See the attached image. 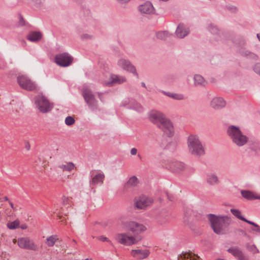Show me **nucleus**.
Here are the masks:
<instances>
[{
    "mask_svg": "<svg viewBox=\"0 0 260 260\" xmlns=\"http://www.w3.org/2000/svg\"><path fill=\"white\" fill-rule=\"evenodd\" d=\"M73 58L68 53H62L56 54L55 56V61L60 67H66L71 64Z\"/></svg>",
    "mask_w": 260,
    "mask_h": 260,
    "instance_id": "9d476101",
    "label": "nucleus"
},
{
    "mask_svg": "<svg viewBox=\"0 0 260 260\" xmlns=\"http://www.w3.org/2000/svg\"><path fill=\"white\" fill-rule=\"evenodd\" d=\"M17 81L20 86L26 90L34 91L37 88L36 83L25 76H18Z\"/></svg>",
    "mask_w": 260,
    "mask_h": 260,
    "instance_id": "1a4fd4ad",
    "label": "nucleus"
},
{
    "mask_svg": "<svg viewBox=\"0 0 260 260\" xmlns=\"http://www.w3.org/2000/svg\"><path fill=\"white\" fill-rule=\"evenodd\" d=\"M231 212L235 216H236L238 218H239L243 221H244L246 222V221L248 220L241 216V212L240 211V210H239L238 209H231Z\"/></svg>",
    "mask_w": 260,
    "mask_h": 260,
    "instance_id": "c756f323",
    "label": "nucleus"
},
{
    "mask_svg": "<svg viewBox=\"0 0 260 260\" xmlns=\"http://www.w3.org/2000/svg\"><path fill=\"white\" fill-rule=\"evenodd\" d=\"M246 222L253 226V227L251 228L252 231L255 232L260 233V226L258 225L249 220L246 221Z\"/></svg>",
    "mask_w": 260,
    "mask_h": 260,
    "instance_id": "473e14b6",
    "label": "nucleus"
},
{
    "mask_svg": "<svg viewBox=\"0 0 260 260\" xmlns=\"http://www.w3.org/2000/svg\"><path fill=\"white\" fill-rule=\"evenodd\" d=\"M18 246L23 249L36 251L38 247L33 241L28 237H22L18 239Z\"/></svg>",
    "mask_w": 260,
    "mask_h": 260,
    "instance_id": "f8f14e48",
    "label": "nucleus"
},
{
    "mask_svg": "<svg viewBox=\"0 0 260 260\" xmlns=\"http://www.w3.org/2000/svg\"><path fill=\"white\" fill-rule=\"evenodd\" d=\"M63 205H67L69 204V199L65 196H63L62 199Z\"/></svg>",
    "mask_w": 260,
    "mask_h": 260,
    "instance_id": "ea45409f",
    "label": "nucleus"
},
{
    "mask_svg": "<svg viewBox=\"0 0 260 260\" xmlns=\"http://www.w3.org/2000/svg\"><path fill=\"white\" fill-rule=\"evenodd\" d=\"M164 94L167 96L176 100L181 101L185 99V96L182 94L173 93L171 92H164Z\"/></svg>",
    "mask_w": 260,
    "mask_h": 260,
    "instance_id": "b1692460",
    "label": "nucleus"
},
{
    "mask_svg": "<svg viewBox=\"0 0 260 260\" xmlns=\"http://www.w3.org/2000/svg\"><path fill=\"white\" fill-rule=\"evenodd\" d=\"M75 167L74 164L72 162H67L66 164H61L58 166V168L64 171L70 172Z\"/></svg>",
    "mask_w": 260,
    "mask_h": 260,
    "instance_id": "a878e982",
    "label": "nucleus"
},
{
    "mask_svg": "<svg viewBox=\"0 0 260 260\" xmlns=\"http://www.w3.org/2000/svg\"><path fill=\"white\" fill-rule=\"evenodd\" d=\"M97 239L99 240H101L102 241H108V242H111V241H110L108 238L106 237H104V236H100V237H97Z\"/></svg>",
    "mask_w": 260,
    "mask_h": 260,
    "instance_id": "58836bf2",
    "label": "nucleus"
},
{
    "mask_svg": "<svg viewBox=\"0 0 260 260\" xmlns=\"http://www.w3.org/2000/svg\"><path fill=\"white\" fill-rule=\"evenodd\" d=\"M189 32V28L183 23H180L177 26L175 35L179 38H183Z\"/></svg>",
    "mask_w": 260,
    "mask_h": 260,
    "instance_id": "f3484780",
    "label": "nucleus"
},
{
    "mask_svg": "<svg viewBox=\"0 0 260 260\" xmlns=\"http://www.w3.org/2000/svg\"><path fill=\"white\" fill-rule=\"evenodd\" d=\"M206 182L208 185L213 186L220 183V179L216 174L210 173L206 175Z\"/></svg>",
    "mask_w": 260,
    "mask_h": 260,
    "instance_id": "a211bd4d",
    "label": "nucleus"
},
{
    "mask_svg": "<svg viewBox=\"0 0 260 260\" xmlns=\"http://www.w3.org/2000/svg\"><path fill=\"white\" fill-rule=\"evenodd\" d=\"M140 12L146 14H153L155 13V9L152 4L150 2H146L138 7Z\"/></svg>",
    "mask_w": 260,
    "mask_h": 260,
    "instance_id": "2eb2a0df",
    "label": "nucleus"
},
{
    "mask_svg": "<svg viewBox=\"0 0 260 260\" xmlns=\"http://www.w3.org/2000/svg\"><path fill=\"white\" fill-rule=\"evenodd\" d=\"M109 80H104V82L105 85L108 86H112L113 83H114V77L113 75L111 74L109 75Z\"/></svg>",
    "mask_w": 260,
    "mask_h": 260,
    "instance_id": "72a5a7b5",
    "label": "nucleus"
},
{
    "mask_svg": "<svg viewBox=\"0 0 260 260\" xmlns=\"http://www.w3.org/2000/svg\"><path fill=\"white\" fill-rule=\"evenodd\" d=\"M20 221L16 219L14 221L9 222L7 223V227L10 230H14L19 227Z\"/></svg>",
    "mask_w": 260,
    "mask_h": 260,
    "instance_id": "7c9ffc66",
    "label": "nucleus"
},
{
    "mask_svg": "<svg viewBox=\"0 0 260 260\" xmlns=\"http://www.w3.org/2000/svg\"><path fill=\"white\" fill-rule=\"evenodd\" d=\"M150 251L147 248H139L137 247L132 249L130 251V255L138 259H143L148 256Z\"/></svg>",
    "mask_w": 260,
    "mask_h": 260,
    "instance_id": "ddd939ff",
    "label": "nucleus"
},
{
    "mask_svg": "<svg viewBox=\"0 0 260 260\" xmlns=\"http://www.w3.org/2000/svg\"><path fill=\"white\" fill-rule=\"evenodd\" d=\"M9 204H10V205L11 207L12 208H13V209H14V205H13V204L12 202H9Z\"/></svg>",
    "mask_w": 260,
    "mask_h": 260,
    "instance_id": "09e8293b",
    "label": "nucleus"
},
{
    "mask_svg": "<svg viewBox=\"0 0 260 260\" xmlns=\"http://www.w3.org/2000/svg\"><path fill=\"white\" fill-rule=\"evenodd\" d=\"M254 72L260 76V63H256L253 68Z\"/></svg>",
    "mask_w": 260,
    "mask_h": 260,
    "instance_id": "e433bc0d",
    "label": "nucleus"
},
{
    "mask_svg": "<svg viewBox=\"0 0 260 260\" xmlns=\"http://www.w3.org/2000/svg\"><path fill=\"white\" fill-rule=\"evenodd\" d=\"M225 105V102L223 98L214 97L210 102V106L215 109H219L223 108Z\"/></svg>",
    "mask_w": 260,
    "mask_h": 260,
    "instance_id": "6ab92c4d",
    "label": "nucleus"
},
{
    "mask_svg": "<svg viewBox=\"0 0 260 260\" xmlns=\"http://www.w3.org/2000/svg\"><path fill=\"white\" fill-rule=\"evenodd\" d=\"M216 260H224V259H220V258H219V259H216Z\"/></svg>",
    "mask_w": 260,
    "mask_h": 260,
    "instance_id": "5fc2aeb1",
    "label": "nucleus"
},
{
    "mask_svg": "<svg viewBox=\"0 0 260 260\" xmlns=\"http://www.w3.org/2000/svg\"><path fill=\"white\" fill-rule=\"evenodd\" d=\"M257 37L258 39H259V34H257Z\"/></svg>",
    "mask_w": 260,
    "mask_h": 260,
    "instance_id": "603ef678",
    "label": "nucleus"
},
{
    "mask_svg": "<svg viewBox=\"0 0 260 260\" xmlns=\"http://www.w3.org/2000/svg\"><path fill=\"white\" fill-rule=\"evenodd\" d=\"M93 36L88 34H82L81 36V39L82 40H87L92 39Z\"/></svg>",
    "mask_w": 260,
    "mask_h": 260,
    "instance_id": "4c0bfd02",
    "label": "nucleus"
},
{
    "mask_svg": "<svg viewBox=\"0 0 260 260\" xmlns=\"http://www.w3.org/2000/svg\"><path fill=\"white\" fill-rule=\"evenodd\" d=\"M210 26H211V28H209V29L211 31V32L212 33H215L217 30V28L212 25H211Z\"/></svg>",
    "mask_w": 260,
    "mask_h": 260,
    "instance_id": "37998d69",
    "label": "nucleus"
},
{
    "mask_svg": "<svg viewBox=\"0 0 260 260\" xmlns=\"http://www.w3.org/2000/svg\"><path fill=\"white\" fill-rule=\"evenodd\" d=\"M149 120L161 129L168 136L172 137L174 133L172 123L162 112L151 110L148 113Z\"/></svg>",
    "mask_w": 260,
    "mask_h": 260,
    "instance_id": "f03ea898",
    "label": "nucleus"
},
{
    "mask_svg": "<svg viewBox=\"0 0 260 260\" xmlns=\"http://www.w3.org/2000/svg\"><path fill=\"white\" fill-rule=\"evenodd\" d=\"M4 199L5 201H8L9 200V199L7 197H5Z\"/></svg>",
    "mask_w": 260,
    "mask_h": 260,
    "instance_id": "3c124183",
    "label": "nucleus"
},
{
    "mask_svg": "<svg viewBox=\"0 0 260 260\" xmlns=\"http://www.w3.org/2000/svg\"><path fill=\"white\" fill-rule=\"evenodd\" d=\"M166 167L174 172H180L185 168V165L174 159H168L165 163Z\"/></svg>",
    "mask_w": 260,
    "mask_h": 260,
    "instance_id": "4468645a",
    "label": "nucleus"
},
{
    "mask_svg": "<svg viewBox=\"0 0 260 260\" xmlns=\"http://www.w3.org/2000/svg\"><path fill=\"white\" fill-rule=\"evenodd\" d=\"M208 218L213 231L217 234H223L231 222L230 218L228 216L209 214Z\"/></svg>",
    "mask_w": 260,
    "mask_h": 260,
    "instance_id": "20e7f679",
    "label": "nucleus"
},
{
    "mask_svg": "<svg viewBox=\"0 0 260 260\" xmlns=\"http://www.w3.org/2000/svg\"><path fill=\"white\" fill-rule=\"evenodd\" d=\"M57 239V236L52 235L47 238L46 243L48 246H52Z\"/></svg>",
    "mask_w": 260,
    "mask_h": 260,
    "instance_id": "c85d7f7f",
    "label": "nucleus"
},
{
    "mask_svg": "<svg viewBox=\"0 0 260 260\" xmlns=\"http://www.w3.org/2000/svg\"><path fill=\"white\" fill-rule=\"evenodd\" d=\"M247 249L253 254L258 253L259 250L254 245H248L247 246Z\"/></svg>",
    "mask_w": 260,
    "mask_h": 260,
    "instance_id": "f704fd0d",
    "label": "nucleus"
},
{
    "mask_svg": "<svg viewBox=\"0 0 260 260\" xmlns=\"http://www.w3.org/2000/svg\"><path fill=\"white\" fill-rule=\"evenodd\" d=\"M194 82L196 86H205L207 82L200 75L196 74L194 76Z\"/></svg>",
    "mask_w": 260,
    "mask_h": 260,
    "instance_id": "5701e85b",
    "label": "nucleus"
},
{
    "mask_svg": "<svg viewBox=\"0 0 260 260\" xmlns=\"http://www.w3.org/2000/svg\"><path fill=\"white\" fill-rule=\"evenodd\" d=\"M131 154L132 155H136L137 153V149L135 148H133L130 151Z\"/></svg>",
    "mask_w": 260,
    "mask_h": 260,
    "instance_id": "79ce46f5",
    "label": "nucleus"
},
{
    "mask_svg": "<svg viewBox=\"0 0 260 260\" xmlns=\"http://www.w3.org/2000/svg\"><path fill=\"white\" fill-rule=\"evenodd\" d=\"M105 176L103 174L98 173L93 177L92 180L90 181L91 186L95 185L98 184H101L103 182Z\"/></svg>",
    "mask_w": 260,
    "mask_h": 260,
    "instance_id": "4be33fe9",
    "label": "nucleus"
},
{
    "mask_svg": "<svg viewBox=\"0 0 260 260\" xmlns=\"http://www.w3.org/2000/svg\"><path fill=\"white\" fill-rule=\"evenodd\" d=\"M178 260H201V258L192 252H185L178 256Z\"/></svg>",
    "mask_w": 260,
    "mask_h": 260,
    "instance_id": "aec40b11",
    "label": "nucleus"
},
{
    "mask_svg": "<svg viewBox=\"0 0 260 260\" xmlns=\"http://www.w3.org/2000/svg\"><path fill=\"white\" fill-rule=\"evenodd\" d=\"M141 109H142V106L140 105L139 108L137 109V110L138 111H140L141 110Z\"/></svg>",
    "mask_w": 260,
    "mask_h": 260,
    "instance_id": "8fccbe9b",
    "label": "nucleus"
},
{
    "mask_svg": "<svg viewBox=\"0 0 260 260\" xmlns=\"http://www.w3.org/2000/svg\"><path fill=\"white\" fill-rule=\"evenodd\" d=\"M21 229L24 230L27 228V225L26 224H22L20 226Z\"/></svg>",
    "mask_w": 260,
    "mask_h": 260,
    "instance_id": "de8ad7c7",
    "label": "nucleus"
},
{
    "mask_svg": "<svg viewBox=\"0 0 260 260\" xmlns=\"http://www.w3.org/2000/svg\"><path fill=\"white\" fill-rule=\"evenodd\" d=\"M73 242L74 243H75V244H76V241L75 240H73Z\"/></svg>",
    "mask_w": 260,
    "mask_h": 260,
    "instance_id": "864d4df0",
    "label": "nucleus"
},
{
    "mask_svg": "<svg viewBox=\"0 0 260 260\" xmlns=\"http://www.w3.org/2000/svg\"><path fill=\"white\" fill-rule=\"evenodd\" d=\"M238 260H248V258L243 254Z\"/></svg>",
    "mask_w": 260,
    "mask_h": 260,
    "instance_id": "c03bdc74",
    "label": "nucleus"
},
{
    "mask_svg": "<svg viewBox=\"0 0 260 260\" xmlns=\"http://www.w3.org/2000/svg\"><path fill=\"white\" fill-rule=\"evenodd\" d=\"M117 66L138 77L136 68L128 60L124 58H120L117 61Z\"/></svg>",
    "mask_w": 260,
    "mask_h": 260,
    "instance_id": "9b49d317",
    "label": "nucleus"
},
{
    "mask_svg": "<svg viewBox=\"0 0 260 260\" xmlns=\"http://www.w3.org/2000/svg\"><path fill=\"white\" fill-rule=\"evenodd\" d=\"M227 251L237 259H238L243 254V252L237 247L230 248L227 250Z\"/></svg>",
    "mask_w": 260,
    "mask_h": 260,
    "instance_id": "393cba45",
    "label": "nucleus"
},
{
    "mask_svg": "<svg viewBox=\"0 0 260 260\" xmlns=\"http://www.w3.org/2000/svg\"><path fill=\"white\" fill-rule=\"evenodd\" d=\"M20 17V18H19V25H21V26H23L25 25V22H24V19L23 18L22 16L21 15H20L19 16Z\"/></svg>",
    "mask_w": 260,
    "mask_h": 260,
    "instance_id": "a19ab883",
    "label": "nucleus"
},
{
    "mask_svg": "<svg viewBox=\"0 0 260 260\" xmlns=\"http://www.w3.org/2000/svg\"><path fill=\"white\" fill-rule=\"evenodd\" d=\"M26 38L30 42H38L42 38V34L39 31H32L28 33Z\"/></svg>",
    "mask_w": 260,
    "mask_h": 260,
    "instance_id": "412c9836",
    "label": "nucleus"
},
{
    "mask_svg": "<svg viewBox=\"0 0 260 260\" xmlns=\"http://www.w3.org/2000/svg\"><path fill=\"white\" fill-rule=\"evenodd\" d=\"M25 148L26 149V150H29L30 149V145L29 143L28 142H26V143H25Z\"/></svg>",
    "mask_w": 260,
    "mask_h": 260,
    "instance_id": "49530a36",
    "label": "nucleus"
},
{
    "mask_svg": "<svg viewBox=\"0 0 260 260\" xmlns=\"http://www.w3.org/2000/svg\"><path fill=\"white\" fill-rule=\"evenodd\" d=\"M36 107L42 113L50 112L53 108V104L50 103L42 93H40L35 98Z\"/></svg>",
    "mask_w": 260,
    "mask_h": 260,
    "instance_id": "423d86ee",
    "label": "nucleus"
},
{
    "mask_svg": "<svg viewBox=\"0 0 260 260\" xmlns=\"http://www.w3.org/2000/svg\"><path fill=\"white\" fill-rule=\"evenodd\" d=\"M126 81V78L124 76L116 75H115V84H121Z\"/></svg>",
    "mask_w": 260,
    "mask_h": 260,
    "instance_id": "2f4dec72",
    "label": "nucleus"
},
{
    "mask_svg": "<svg viewBox=\"0 0 260 260\" xmlns=\"http://www.w3.org/2000/svg\"><path fill=\"white\" fill-rule=\"evenodd\" d=\"M226 133L233 143L238 147L245 145L248 141V138L242 133L239 126L231 125L228 126Z\"/></svg>",
    "mask_w": 260,
    "mask_h": 260,
    "instance_id": "39448f33",
    "label": "nucleus"
},
{
    "mask_svg": "<svg viewBox=\"0 0 260 260\" xmlns=\"http://www.w3.org/2000/svg\"><path fill=\"white\" fill-rule=\"evenodd\" d=\"M125 228L128 231L138 235L147 230L146 226L140 223L135 221H129L125 223ZM117 241L126 246H132L141 241L142 237L139 235H131L126 233L118 234L116 236Z\"/></svg>",
    "mask_w": 260,
    "mask_h": 260,
    "instance_id": "f257e3e1",
    "label": "nucleus"
},
{
    "mask_svg": "<svg viewBox=\"0 0 260 260\" xmlns=\"http://www.w3.org/2000/svg\"><path fill=\"white\" fill-rule=\"evenodd\" d=\"M131 0H117V1L120 4H125L129 2Z\"/></svg>",
    "mask_w": 260,
    "mask_h": 260,
    "instance_id": "a18cd8bd",
    "label": "nucleus"
},
{
    "mask_svg": "<svg viewBox=\"0 0 260 260\" xmlns=\"http://www.w3.org/2000/svg\"><path fill=\"white\" fill-rule=\"evenodd\" d=\"M82 95L85 102L91 110L97 109L98 101L95 99L94 96L90 89L88 88L83 89Z\"/></svg>",
    "mask_w": 260,
    "mask_h": 260,
    "instance_id": "6e6552de",
    "label": "nucleus"
},
{
    "mask_svg": "<svg viewBox=\"0 0 260 260\" xmlns=\"http://www.w3.org/2000/svg\"><path fill=\"white\" fill-rule=\"evenodd\" d=\"M188 152L195 157H201L205 153V148L199 136L190 135L187 139Z\"/></svg>",
    "mask_w": 260,
    "mask_h": 260,
    "instance_id": "7ed1b4c3",
    "label": "nucleus"
},
{
    "mask_svg": "<svg viewBox=\"0 0 260 260\" xmlns=\"http://www.w3.org/2000/svg\"><path fill=\"white\" fill-rule=\"evenodd\" d=\"M153 202L152 198L142 195L134 199V207L137 209L144 210L150 206Z\"/></svg>",
    "mask_w": 260,
    "mask_h": 260,
    "instance_id": "0eeeda50",
    "label": "nucleus"
},
{
    "mask_svg": "<svg viewBox=\"0 0 260 260\" xmlns=\"http://www.w3.org/2000/svg\"><path fill=\"white\" fill-rule=\"evenodd\" d=\"M171 34L167 30L159 31L157 33L156 37L158 39L165 40L171 36Z\"/></svg>",
    "mask_w": 260,
    "mask_h": 260,
    "instance_id": "cd10ccee",
    "label": "nucleus"
},
{
    "mask_svg": "<svg viewBox=\"0 0 260 260\" xmlns=\"http://www.w3.org/2000/svg\"><path fill=\"white\" fill-rule=\"evenodd\" d=\"M242 196L248 200H260V193L249 190H242L241 191Z\"/></svg>",
    "mask_w": 260,
    "mask_h": 260,
    "instance_id": "dca6fc26",
    "label": "nucleus"
},
{
    "mask_svg": "<svg viewBox=\"0 0 260 260\" xmlns=\"http://www.w3.org/2000/svg\"><path fill=\"white\" fill-rule=\"evenodd\" d=\"M139 183V180L136 176L131 177L127 181L126 186L127 187H133L136 186Z\"/></svg>",
    "mask_w": 260,
    "mask_h": 260,
    "instance_id": "bb28decb",
    "label": "nucleus"
},
{
    "mask_svg": "<svg viewBox=\"0 0 260 260\" xmlns=\"http://www.w3.org/2000/svg\"><path fill=\"white\" fill-rule=\"evenodd\" d=\"M75 122V120L74 118L72 116H69L66 118L65 123L68 126L73 125Z\"/></svg>",
    "mask_w": 260,
    "mask_h": 260,
    "instance_id": "c9c22d12",
    "label": "nucleus"
}]
</instances>
